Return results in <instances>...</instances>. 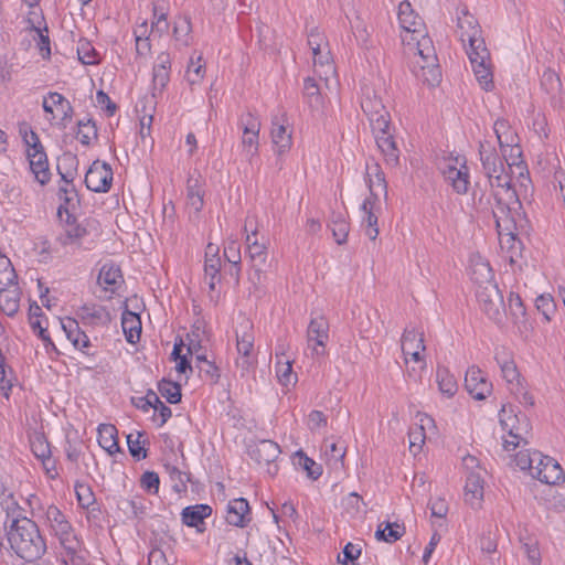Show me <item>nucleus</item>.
Masks as SVG:
<instances>
[{"label":"nucleus","instance_id":"5","mask_svg":"<svg viewBox=\"0 0 565 565\" xmlns=\"http://www.w3.org/2000/svg\"><path fill=\"white\" fill-rule=\"evenodd\" d=\"M78 164L76 156L71 152L64 153L57 163V171L61 175L64 185H61L58 189V198L64 202L58 207V215L62 214V211L65 210L67 212V206L73 203V201L77 198L76 190L74 189L72 182L76 174V167Z\"/></svg>","mask_w":565,"mask_h":565},{"label":"nucleus","instance_id":"8","mask_svg":"<svg viewBox=\"0 0 565 565\" xmlns=\"http://www.w3.org/2000/svg\"><path fill=\"white\" fill-rule=\"evenodd\" d=\"M361 108L370 121L372 131L388 128L390 114L382 99L370 87L363 88Z\"/></svg>","mask_w":565,"mask_h":565},{"label":"nucleus","instance_id":"45","mask_svg":"<svg viewBox=\"0 0 565 565\" xmlns=\"http://www.w3.org/2000/svg\"><path fill=\"white\" fill-rule=\"evenodd\" d=\"M313 66L316 74L320 78L324 76V78L328 79V75L334 73V67L331 63L330 51L323 52L321 50V54L318 56L313 55Z\"/></svg>","mask_w":565,"mask_h":565},{"label":"nucleus","instance_id":"42","mask_svg":"<svg viewBox=\"0 0 565 565\" xmlns=\"http://www.w3.org/2000/svg\"><path fill=\"white\" fill-rule=\"evenodd\" d=\"M414 349L425 351L424 333H419L415 329H405L402 335V351L412 352Z\"/></svg>","mask_w":565,"mask_h":565},{"label":"nucleus","instance_id":"16","mask_svg":"<svg viewBox=\"0 0 565 565\" xmlns=\"http://www.w3.org/2000/svg\"><path fill=\"white\" fill-rule=\"evenodd\" d=\"M239 122L243 129L242 147L244 152L252 159L258 153L260 122L250 113L243 116Z\"/></svg>","mask_w":565,"mask_h":565},{"label":"nucleus","instance_id":"43","mask_svg":"<svg viewBox=\"0 0 565 565\" xmlns=\"http://www.w3.org/2000/svg\"><path fill=\"white\" fill-rule=\"evenodd\" d=\"M271 139L275 146L278 147V152L282 153L291 146V135L287 132L284 125L273 121Z\"/></svg>","mask_w":565,"mask_h":565},{"label":"nucleus","instance_id":"38","mask_svg":"<svg viewBox=\"0 0 565 565\" xmlns=\"http://www.w3.org/2000/svg\"><path fill=\"white\" fill-rule=\"evenodd\" d=\"M436 381L441 394L452 397L458 390V384L452 374L446 367H437Z\"/></svg>","mask_w":565,"mask_h":565},{"label":"nucleus","instance_id":"60","mask_svg":"<svg viewBox=\"0 0 565 565\" xmlns=\"http://www.w3.org/2000/svg\"><path fill=\"white\" fill-rule=\"evenodd\" d=\"M299 465L307 471L308 477L313 480L318 479L322 473L321 466L302 452H299Z\"/></svg>","mask_w":565,"mask_h":565},{"label":"nucleus","instance_id":"27","mask_svg":"<svg viewBox=\"0 0 565 565\" xmlns=\"http://www.w3.org/2000/svg\"><path fill=\"white\" fill-rule=\"evenodd\" d=\"M469 270L476 288H479L481 285H497L493 280L492 268L481 256L475 255L470 258Z\"/></svg>","mask_w":565,"mask_h":565},{"label":"nucleus","instance_id":"15","mask_svg":"<svg viewBox=\"0 0 565 565\" xmlns=\"http://www.w3.org/2000/svg\"><path fill=\"white\" fill-rule=\"evenodd\" d=\"M113 182V170L106 162L96 160L85 174V184L93 192H107Z\"/></svg>","mask_w":565,"mask_h":565},{"label":"nucleus","instance_id":"44","mask_svg":"<svg viewBox=\"0 0 565 565\" xmlns=\"http://www.w3.org/2000/svg\"><path fill=\"white\" fill-rule=\"evenodd\" d=\"M158 390L170 404H177L181 401V386L178 383L163 379L159 382Z\"/></svg>","mask_w":565,"mask_h":565},{"label":"nucleus","instance_id":"25","mask_svg":"<svg viewBox=\"0 0 565 565\" xmlns=\"http://www.w3.org/2000/svg\"><path fill=\"white\" fill-rule=\"evenodd\" d=\"M43 109L47 114H52L53 118L60 117L61 120L72 118L73 107L71 103L60 93H50L43 100Z\"/></svg>","mask_w":565,"mask_h":565},{"label":"nucleus","instance_id":"55","mask_svg":"<svg viewBox=\"0 0 565 565\" xmlns=\"http://www.w3.org/2000/svg\"><path fill=\"white\" fill-rule=\"evenodd\" d=\"M77 54L79 61L85 65H94L97 61V52L93 47V45L86 41L81 40L77 46Z\"/></svg>","mask_w":565,"mask_h":565},{"label":"nucleus","instance_id":"1","mask_svg":"<svg viewBox=\"0 0 565 565\" xmlns=\"http://www.w3.org/2000/svg\"><path fill=\"white\" fill-rule=\"evenodd\" d=\"M398 21L401 28L411 33V40L403 38L409 51L417 60L414 62V74L423 82L435 86L440 82L441 73L435 47L429 36L423 33V21L415 13L408 1H402L398 6Z\"/></svg>","mask_w":565,"mask_h":565},{"label":"nucleus","instance_id":"18","mask_svg":"<svg viewBox=\"0 0 565 565\" xmlns=\"http://www.w3.org/2000/svg\"><path fill=\"white\" fill-rule=\"evenodd\" d=\"M248 452L250 458L258 465L269 466V473L275 475L277 472V466H271L280 454V448L276 443L267 439L260 440L255 446H252Z\"/></svg>","mask_w":565,"mask_h":565},{"label":"nucleus","instance_id":"6","mask_svg":"<svg viewBox=\"0 0 565 565\" xmlns=\"http://www.w3.org/2000/svg\"><path fill=\"white\" fill-rule=\"evenodd\" d=\"M476 297L481 310L495 324H502L505 317L503 296L498 285H481L476 288Z\"/></svg>","mask_w":565,"mask_h":565},{"label":"nucleus","instance_id":"59","mask_svg":"<svg viewBox=\"0 0 565 565\" xmlns=\"http://www.w3.org/2000/svg\"><path fill=\"white\" fill-rule=\"evenodd\" d=\"M62 328L66 333L67 339L75 345L76 337H79L82 330L77 319L66 317L61 320Z\"/></svg>","mask_w":565,"mask_h":565},{"label":"nucleus","instance_id":"33","mask_svg":"<svg viewBox=\"0 0 565 565\" xmlns=\"http://www.w3.org/2000/svg\"><path fill=\"white\" fill-rule=\"evenodd\" d=\"M329 322L323 316L310 320L307 337L308 341H315L317 345L324 347L329 338Z\"/></svg>","mask_w":565,"mask_h":565},{"label":"nucleus","instance_id":"3","mask_svg":"<svg viewBox=\"0 0 565 565\" xmlns=\"http://www.w3.org/2000/svg\"><path fill=\"white\" fill-rule=\"evenodd\" d=\"M488 186L489 184L487 182L483 186L479 182L476 183L472 191V205L478 212L492 214L501 244L504 242L510 244L509 248L512 254H514L516 248L520 249L521 242L512 232V220H510L505 214H502L497 205L493 206V191L488 193Z\"/></svg>","mask_w":565,"mask_h":565},{"label":"nucleus","instance_id":"51","mask_svg":"<svg viewBox=\"0 0 565 565\" xmlns=\"http://www.w3.org/2000/svg\"><path fill=\"white\" fill-rule=\"evenodd\" d=\"M142 434L137 431L136 434L131 433L127 436V445L129 449V454L136 460H141L147 457V449L142 446L140 438Z\"/></svg>","mask_w":565,"mask_h":565},{"label":"nucleus","instance_id":"28","mask_svg":"<svg viewBox=\"0 0 565 565\" xmlns=\"http://www.w3.org/2000/svg\"><path fill=\"white\" fill-rule=\"evenodd\" d=\"M366 181L370 190V196L373 202L379 200L380 192L387 196V183L385 174L377 163L366 168Z\"/></svg>","mask_w":565,"mask_h":565},{"label":"nucleus","instance_id":"26","mask_svg":"<svg viewBox=\"0 0 565 565\" xmlns=\"http://www.w3.org/2000/svg\"><path fill=\"white\" fill-rule=\"evenodd\" d=\"M21 289L17 281L12 285L0 286V310L13 317L20 308Z\"/></svg>","mask_w":565,"mask_h":565},{"label":"nucleus","instance_id":"21","mask_svg":"<svg viewBox=\"0 0 565 565\" xmlns=\"http://www.w3.org/2000/svg\"><path fill=\"white\" fill-rule=\"evenodd\" d=\"M76 317L85 326H105L110 322L109 311L100 305H84L76 311Z\"/></svg>","mask_w":565,"mask_h":565},{"label":"nucleus","instance_id":"54","mask_svg":"<svg viewBox=\"0 0 565 565\" xmlns=\"http://www.w3.org/2000/svg\"><path fill=\"white\" fill-rule=\"evenodd\" d=\"M247 253L253 262L254 267L259 270L260 267L266 263V247L255 239L253 243H248Z\"/></svg>","mask_w":565,"mask_h":565},{"label":"nucleus","instance_id":"41","mask_svg":"<svg viewBox=\"0 0 565 565\" xmlns=\"http://www.w3.org/2000/svg\"><path fill=\"white\" fill-rule=\"evenodd\" d=\"M514 164H515L516 169L519 170V177H518L519 189H516L518 202L515 204H520L521 199L526 200L532 196L533 186H532V181L529 177V172L525 169V167L522 164V162L514 163Z\"/></svg>","mask_w":565,"mask_h":565},{"label":"nucleus","instance_id":"29","mask_svg":"<svg viewBox=\"0 0 565 565\" xmlns=\"http://www.w3.org/2000/svg\"><path fill=\"white\" fill-rule=\"evenodd\" d=\"M249 513V505L246 499L237 498L228 502L226 509V522L231 525L244 527Z\"/></svg>","mask_w":565,"mask_h":565},{"label":"nucleus","instance_id":"13","mask_svg":"<svg viewBox=\"0 0 565 565\" xmlns=\"http://www.w3.org/2000/svg\"><path fill=\"white\" fill-rule=\"evenodd\" d=\"M457 26L461 42L463 44L466 42L469 43L467 50H476L486 46L484 40L480 35L481 30L478 21L466 9H462L457 18Z\"/></svg>","mask_w":565,"mask_h":565},{"label":"nucleus","instance_id":"36","mask_svg":"<svg viewBox=\"0 0 565 565\" xmlns=\"http://www.w3.org/2000/svg\"><path fill=\"white\" fill-rule=\"evenodd\" d=\"M329 226L337 244L342 245L347 243L350 224L344 214L333 213Z\"/></svg>","mask_w":565,"mask_h":565},{"label":"nucleus","instance_id":"30","mask_svg":"<svg viewBox=\"0 0 565 565\" xmlns=\"http://www.w3.org/2000/svg\"><path fill=\"white\" fill-rule=\"evenodd\" d=\"M494 359L501 369L502 377L509 384H519L520 373L511 354L504 348H498L495 349Z\"/></svg>","mask_w":565,"mask_h":565},{"label":"nucleus","instance_id":"7","mask_svg":"<svg viewBox=\"0 0 565 565\" xmlns=\"http://www.w3.org/2000/svg\"><path fill=\"white\" fill-rule=\"evenodd\" d=\"M439 169L452 190L458 194H466L468 192L469 181V168L466 164L463 157H448L445 158Z\"/></svg>","mask_w":565,"mask_h":565},{"label":"nucleus","instance_id":"32","mask_svg":"<svg viewBox=\"0 0 565 565\" xmlns=\"http://www.w3.org/2000/svg\"><path fill=\"white\" fill-rule=\"evenodd\" d=\"M121 327L125 333L126 340L135 344L139 341L141 334V321L139 315L126 310L121 316Z\"/></svg>","mask_w":565,"mask_h":565},{"label":"nucleus","instance_id":"48","mask_svg":"<svg viewBox=\"0 0 565 565\" xmlns=\"http://www.w3.org/2000/svg\"><path fill=\"white\" fill-rule=\"evenodd\" d=\"M188 204L195 212H200L203 207V194L198 186L196 179L190 178L188 180Z\"/></svg>","mask_w":565,"mask_h":565},{"label":"nucleus","instance_id":"40","mask_svg":"<svg viewBox=\"0 0 565 565\" xmlns=\"http://www.w3.org/2000/svg\"><path fill=\"white\" fill-rule=\"evenodd\" d=\"M87 235L85 227L79 225L71 226L65 231L64 235L58 237L62 246H73L76 248L82 247V239Z\"/></svg>","mask_w":565,"mask_h":565},{"label":"nucleus","instance_id":"14","mask_svg":"<svg viewBox=\"0 0 565 565\" xmlns=\"http://www.w3.org/2000/svg\"><path fill=\"white\" fill-rule=\"evenodd\" d=\"M537 459L531 476L546 484H556L564 479V471L559 463L552 457L534 451Z\"/></svg>","mask_w":565,"mask_h":565},{"label":"nucleus","instance_id":"37","mask_svg":"<svg viewBox=\"0 0 565 565\" xmlns=\"http://www.w3.org/2000/svg\"><path fill=\"white\" fill-rule=\"evenodd\" d=\"M374 203L371 198H366L361 206L366 215L362 224L365 226V234L371 241L376 239L379 235V218L372 211Z\"/></svg>","mask_w":565,"mask_h":565},{"label":"nucleus","instance_id":"56","mask_svg":"<svg viewBox=\"0 0 565 565\" xmlns=\"http://www.w3.org/2000/svg\"><path fill=\"white\" fill-rule=\"evenodd\" d=\"M276 358L277 377L282 385H288L294 379L291 362L289 360L282 361L278 354H276Z\"/></svg>","mask_w":565,"mask_h":565},{"label":"nucleus","instance_id":"22","mask_svg":"<svg viewBox=\"0 0 565 565\" xmlns=\"http://www.w3.org/2000/svg\"><path fill=\"white\" fill-rule=\"evenodd\" d=\"M26 157L35 180L42 185L46 184L51 179V172L44 147L41 149L26 151Z\"/></svg>","mask_w":565,"mask_h":565},{"label":"nucleus","instance_id":"52","mask_svg":"<svg viewBox=\"0 0 565 565\" xmlns=\"http://www.w3.org/2000/svg\"><path fill=\"white\" fill-rule=\"evenodd\" d=\"M120 278L119 268L104 265L98 275V282L107 288L117 285Z\"/></svg>","mask_w":565,"mask_h":565},{"label":"nucleus","instance_id":"53","mask_svg":"<svg viewBox=\"0 0 565 565\" xmlns=\"http://www.w3.org/2000/svg\"><path fill=\"white\" fill-rule=\"evenodd\" d=\"M15 270L10 262V259L0 255V286L12 285V282L17 281Z\"/></svg>","mask_w":565,"mask_h":565},{"label":"nucleus","instance_id":"57","mask_svg":"<svg viewBox=\"0 0 565 565\" xmlns=\"http://www.w3.org/2000/svg\"><path fill=\"white\" fill-rule=\"evenodd\" d=\"M195 366L198 367L201 377L209 380L212 383H216L218 381L220 370L214 362L203 360V363H198Z\"/></svg>","mask_w":565,"mask_h":565},{"label":"nucleus","instance_id":"34","mask_svg":"<svg viewBox=\"0 0 565 565\" xmlns=\"http://www.w3.org/2000/svg\"><path fill=\"white\" fill-rule=\"evenodd\" d=\"M98 444L109 455H115L120 450L117 438V429L114 425L102 424L98 428Z\"/></svg>","mask_w":565,"mask_h":565},{"label":"nucleus","instance_id":"39","mask_svg":"<svg viewBox=\"0 0 565 565\" xmlns=\"http://www.w3.org/2000/svg\"><path fill=\"white\" fill-rule=\"evenodd\" d=\"M404 532L405 529L399 524L386 522L383 529L382 524L379 525L375 537L377 541L394 543L403 536Z\"/></svg>","mask_w":565,"mask_h":565},{"label":"nucleus","instance_id":"19","mask_svg":"<svg viewBox=\"0 0 565 565\" xmlns=\"http://www.w3.org/2000/svg\"><path fill=\"white\" fill-rule=\"evenodd\" d=\"M465 386L468 393L478 401L484 399L492 392V384L477 366L468 369L465 377Z\"/></svg>","mask_w":565,"mask_h":565},{"label":"nucleus","instance_id":"12","mask_svg":"<svg viewBox=\"0 0 565 565\" xmlns=\"http://www.w3.org/2000/svg\"><path fill=\"white\" fill-rule=\"evenodd\" d=\"M252 329V322L247 319H244V321L241 323V330L236 331V348L239 354V358L236 360V366L242 370L243 375L253 364L250 353L254 349L255 339Z\"/></svg>","mask_w":565,"mask_h":565},{"label":"nucleus","instance_id":"62","mask_svg":"<svg viewBox=\"0 0 565 565\" xmlns=\"http://www.w3.org/2000/svg\"><path fill=\"white\" fill-rule=\"evenodd\" d=\"M536 308L542 312L546 321L551 320V315L554 313L555 305L551 296L541 295L536 298Z\"/></svg>","mask_w":565,"mask_h":565},{"label":"nucleus","instance_id":"24","mask_svg":"<svg viewBox=\"0 0 565 565\" xmlns=\"http://www.w3.org/2000/svg\"><path fill=\"white\" fill-rule=\"evenodd\" d=\"M465 500L473 509L481 507L483 500V478L478 471H470L465 486Z\"/></svg>","mask_w":565,"mask_h":565},{"label":"nucleus","instance_id":"58","mask_svg":"<svg viewBox=\"0 0 565 565\" xmlns=\"http://www.w3.org/2000/svg\"><path fill=\"white\" fill-rule=\"evenodd\" d=\"M191 31V22L186 17L179 18L174 22L173 34L177 41L188 44V35Z\"/></svg>","mask_w":565,"mask_h":565},{"label":"nucleus","instance_id":"47","mask_svg":"<svg viewBox=\"0 0 565 565\" xmlns=\"http://www.w3.org/2000/svg\"><path fill=\"white\" fill-rule=\"evenodd\" d=\"M31 450L38 459H47L51 455L50 444L43 434L35 433L31 439Z\"/></svg>","mask_w":565,"mask_h":565},{"label":"nucleus","instance_id":"35","mask_svg":"<svg viewBox=\"0 0 565 565\" xmlns=\"http://www.w3.org/2000/svg\"><path fill=\"white\" fill-rule=\"evenodd\" d=\"M303 97L312 110L319 111L323 107V98L320 87L313 77H307L303 81Z\"/></svg>","mask_w":565,"mask_h":565},{"label":"nucleus","instance_id":"2","mask_svg":"<svg viewBox=\"0 0 565 565\" xmlns=\"http://www.w3.org/2000/svg\"><path fill=\"white\" fill-rule=\"evenodd\" d=\"M7 537L15 554L26 562L41 558L46 551V544L38 524L26 516H17L11 520Z\"/></svg>","mask_w":565,"mask_h":565},{"label":"nucleus","instance_id":"9","mask_svg":"<svg viewBox=\"0 0 565 565\" xmlns=\"http://www.w3.org/2000/svg\"><path fill=\"white\" fill-rule=\"evenodd\" d=\"M45 519L46 523L65 551H73L78 547V541L73 534L72 525L61 510L55 505L47 507Z\"/></svg>","mask_w":565,"mask_h":565},{"label":"nucleus","instance_id":"10","mask_svg":"<svg viewBox=\"0 0 565 565\" xmlns=\"http://www.w3.org/2000/svg\"><path fill=\"white\" fill-rule=\"evenodd\" d=\"M493 191V196L497 202V206L502 214L505 211H510L513 203L518 202L516 188L512 185V179L508 172L498 174V177L487 181Z\"/></svg>","mask_w":565,"mask_h":565},{"label":"nucleus","instance_id":"17","mask_svg":"<svg viewBox=\"0 0 565 565\" xmlns=\"http://www.w3.org/2000/svg\"><path fill=\"white\" fill-rule=\"evenodd\" d=\"M373 134L385 163L391 167H397L399 164L401 151L397 147L395 137L390 131V127H383L382 130H373Z\"/></svg>","mask_w":565,"mask_h":565},{"label":"nucleus","instance_id":"46","mask_svg":"<svg viewBox=\"0 0 565 565\" xmlns=\"http://www.w3.org/2000/svg\"><path fill=\"white\" fill-rule=\"evenodd\" d=\"M541 87L552 97H556L562 87L558 75L551 70L545 71L541 77Z\"/></svg>","mask_w":565,"mask_h":565},{"label":"nucleus","instance_id":"61","mask_svg":"<svg viewBox=\"0 0 565 565\" xmlns=\"http://www.w3.org/2000/svg\"><path fill=\"white\" fill-rule=\"evenodd\" d=\"M75 491H76L78 504L82 508H88L94 503V501H95L94 493L88 486L76 484Z\"/></svg>","mask_w":565,"mask_h":565},{"label":"nucleus","instance_id":"11","mask_svg":"<svg viewBox=\"0 0 565 565\" xmlns=\"http://www.w3.org/2000/svg\"><path fill=\"white\" fill-rule=\"evenodd\" d=\"M477 81L484 90L493 87V75L490 65V53L486 46L476 50H467Z\"/></svg>","mask_w":565,"mask_h":565},{"label":"nucleus","instance_id":"64","mask_svg":"<svg viewBox=\"0 0 565 565\" xmlns=\"http://www.w3.org/2000/svg\"><path fill=\"white\" fill-rule=\"evenodd\" d=\"M324 42V35L319 32L318 28H313L308 33V44L312 50V54L318 56L321 54V46Z\"/></svg>","mask_w":565,"mask_h":565},{"label":"nucleus","instance_id":"50","mask_svg":"<svg viewBox=\"0 0 565 565\" xmlns=\"http://www.w3.org/2000/svg\"><path fill=\"white\" fill-rule=\"evenodd\" d=\"M97 138V128L92 119L78 121L77 139L84 146L90 145L92 139Z\"/></svg>","mask_w":565,"mask_h":565},{"label":"nucleus","instance_id":"4","mask_svg":"<svg viewBox=\"0 0 565 565\" xmlns=\"http://www.w3.org/2000/svg\"><path fill=\"white\" fill-rule=\"evenodd\" d=\"M512 413L511 407L503 405L500 409V424L504 430H508L509 438L503 440V448L508 451L514 450L516 447H525L529 445L531 434V424L526 415H507Z\"/></svg>","mask_w":565,"mask_h":565},{"label":"nucleus","instance_id":"49","mask_svg":"<svg viewBox=\"0 0 565 565\" xmlns=\"http://www.w3.org/2000/svg\"><path fill=\"white\" fill-rule=\"evenodd\" d=\"M493 129L501 148L512 145L514 137L508 122L504 119H498L494 122Z\"/></svg>","mask_w":565,"mask_h":565},{"label":"nucleus","instance_id":"20","mask_svg":"<svg viewBox=\"0 0 565 565\" xmlns=\"http://www.w3.org/2000/svg\"><path fill=\"white\" fill-rule=\"evenodd\" d=\"M479 154L483 172L488 181L498 177V174L507 172L504 160L497 153L495 149L490 143L481 142Z\"/></svg>","mask_w":565,"mask_h":565},{"label":"nucleus","instance_id":"63","mask_svg":"<svg viewBox=\"0 0 565 565\" xmlns=\"http://www.w3.org/2000/svg\"><path fill=\"white\" fill-rule=\"evenodd\" d=\"M140 483L148 492L157 493L159 490L160 479L157 472L147 471L141 476Z\"/></svg>","mask_w":565,"mask_h":565},{"label":"nucleus","instance_id":"31","mask_svg":"<svg viewBox=\"0 0 565 565\" xmlns=\"http://www.w3.org/2000/svg\"><path fill=\"white\" fill-rule=\"evenodd\" d=\"M509 310L513 323L521 333L529 330L525 306L518 294L511 292L509 296Z\"/></svg>","mask_w":565,"mask_h":565},{"label":"nucleus","instance_id":"23","mask_svg":"<svg viewBox=\"0 0 565 565\" xmlns=\"http://www.w3.org/2000/svg\"><path fill=\"white\" fill-rule=\"evenodd\" d=\"M212 514V508L207 504H195L186 507L182 510V522L195 527L199 533L205 531V519Z\"/></svg>","mask_w":565,"mask_h":565}]
</instances>
